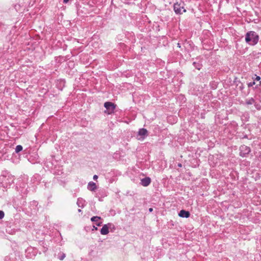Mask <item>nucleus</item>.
Listing matches in <instances>:
<instances>
[{
  "label": "nucleus",
  "mask_w": 261,
  "mask_h": 261,
  "mask_svg": "<svg viewBox=\"0 0 261 261\" xmlns=\"http://www.w3.org/2000/svg\"><path fill=\"white\" fill-rule=\"evenodd\" d=\"M258 35L254 31H249L245 35L246 42L251 45L256 44L258 42Z\"/></svg>",
  "instance_id": "nucleus-1"
},
{
  "label": "nucleus",
  "mask_w": 261,
  "mask_h": 261,
  "mask_svg": "<svg viewBox=\"0 0 261 261\" xmlns=\"http://www.w3.org/2000/svg\"><path fill=\"white\" fill-rule=\"evenodd\" d=\"M240 155L242 157H245L248 154L250 151L251 149L249 147L245 145H241L240 147Z\"/></svg>",
  "instance_id": "nucleus-2"
},
{
  "label": "nucleus",
  "mask_w": 261,
  "mask_h": 261,
  "mask_svg": "<svg viewBox=\"0 0 261 261\" xmlns=\"http://www.w3.org/2000/svg\"><path fill=\"white\" fill-rule=\"evenodd\" d=\"M104 107L107 109V110L105 111V113H107L108 114L112 113L116 108V106L114 103L109 101L106 102L104 103Z\"/></svg>",
  "instance_id": "nucleus-3"
},
{
  "label": "nucleus",
  "mask_w": 261,
  "mask_h": 261,
  "mask_svg": "<svg viewBox=\"0 0 261 261\" xmlns=\"http://www.w3.org/2000/svg\"><path fill=\"white\" fill-rule=\"evenodd\" d=\"M173 9L175 13L176 14H181L182 13L181 12V10H183V12H185L186 11V9L184 8L183 5L181 6L180 4H178V3H175L173 6Z\"/></svg>",
  "instance_id": "nucleus-4"
},
{
  "label": "nucleus",
  "mask_w": 261,
  "mask_h": 261,
  "mask_svg": "<svg viewBox=\"0 0 261 261\" xmlns=\"http://www.w3.org/2000/svg\"><path fill=\"white\" fill-rule=\"evenodd\" d=\"M138 135L141 136L142 139H144L148 135V131L145 128H140L138 132Z\"/></svg>",
  "instance_id": "nucleus-5"
},
{
  "label": "nucleus",
  "mask_w": 261,
  "mask_h": 261,
  "mask_svg": "<svg viewBox=\"0 0 261 261\" xmlns=\"http://www.w3.org/2000/svg\"><path fill=\"white\" fill-rule=\"evenodd\" d=\"M151 182V179L149 177H145L141 180V184L144 187L148 186Z\"/></svg>",
  "instance_id": "nucleus-6"
},
{
  "label": "nucleus",
  "mask_w": 261,
  "mask_h": 261,
  "mask_svg": "<svg viewBox=\"0 0 261 261\" xmlns=\"http://www.w3.org/2000/svg\"><path fill=\"white\" fill-rule=\"evenodd\" d=\"M178 216L180 217L188 218L190 217V214L189 212L182 210L179 212Z\"/></svg>",
  "instance_id": "nucleus-7"
},
{
  "label": "nucleus",
  "mask_w": 261,
  "mask_h": 261,
  "mask_svg": "<svg viewBox=\"0 0 261 261\" xmlns=\"http://www.w3.org/2000/svg\"><path fill=\"white\" fill-rule=\"evenodd\" d=\"M109 232V228L107 224H105L100 229V233L102 235H106Z\"/></svg>",
  "instance_id": "nucleus-8"
},
{
  "label": "nucleus",
  "mask_w": 261,
  "mask_h": 261,
  "mask_svg": "<svg viewBox=\"0 0 261 261\" xmlns=\"http://www.w3.org/2000/svg\"><path fill=\"white\" fill-rule=\"evenodd\" d=\"M76 204L79 207L83 208L86 205V201L82 198H79Z\"/></svg>",
  "instance_id": "nucleus-9"
},
{
  "label": "nucleus",
  "mask_w": 261,
  "mask_h": 261,
  "mask_svg": "<svg viewBox=\"0 0 261 261\" xmlns=\"http://www.w3.org/2000/svg\"><path fill=\"white\" fill-rule=\"evenodd\" d=\"M97 187L95 183L93 181H90L88 183V189L91 191H94L96 189Z\"/></svg>",
  "instance_id": "nucleus-10"
},
{
  "label": "nucleus",
  "mask_w": 261,
  "mask_h": 261,
  "mask_svg": "<svg viewBox=\"0 0 261 261\" xmlns=\"http://www.w3.org/2000/svg\"><path fill=\"white\" fill-rule=\"evenodd\" d=\"M107 224L108 225L109 229H110L111 231H113L114 230H115L116 227L113 224H112V223H107Z\"/></svg>",
  "instance_id": "nucleus-11"
},
{
  "label": "nucleus",
  "mask_w": 261,
  "mask_h": 261,
  "mask_svg": "<svg viewBox=\"0 0 261 261\" xmlns=\"http://www.w3.org/2000/svg\"><path fill=\"white\" fill-rule=\"evenodd\" d=\"M254 103H255V100L253 98H250L247 99L246 101V103L248 105H252Z\"/></svg>",
  "instance_id": "nucleus-12"
},
{
  "label": "nucleus",
  "mask_w": 261,
  "mask_h": 261,
  "mask_svg": "<svg viewBox=\"0 0 261 261\" xmlns=\"http://www.w3.org/2000/svg\"><path fill=\"white\" fill-rule=\"evenodd\" d=\"M101 218L100 217L98 216H93L91 218V221L92 222H98V220H100Z\"/></svg>",
  "instance_id": "nucleus-13"
},
{
  "label": "nucleus",
  "mask_w": 261,
  "mask_h": 261,
  "mask_svg": "<svg viewBox=\"0 0 261 261\" xmlns=\"http://www.w3.org/2000/svg\"><path fill=\"white\" fill-rule=\"evenodd\" d=\"M22 146L20 145H17L15 148L16 153H18L22 150Z\"/></svg>",
  "instance_id": "nucleus-14"
},
{
  "label": "nucleus",
  "mask_w": 261,
  "mask_h": 261,
  "mask_svg": "<svg viewBox=\"0 0 261 261\" xmlns=\"http://www.w3.org/2000/svg\"><path fill=\"white\" fill-rule=\"evenodd\" d=\"M193 65L194 66V67H195L196 69H198V70H200V69H201V65L200 64H199V63H196V62H193Z\"/></svg>",
  "instance_id": "nucleus-15"
},
{
  "label": "nucleus",
  "mask_w": 261,
  "mask_h": 261,
  "mask_svg": "<svg viewBox=\"0 0 261 261\" xmlns=\"http://www.w3.org/2000/svg\"><path fill=\"white\" fill-rule=\"evenodd\" d=\"M66 256V255L65 253H62V254H61L60 255H58V258L61 260H62L64 259V258Z\"/></svg>",
  "instance_id": "nucleus-16"
},
{
  "label": "nucleus",
  "mask_w": 261,
  "mask_h": 261,
  "mask_svg": "<svg viewBox=\"0 0 261 261\" xmlns=\"http://www.w3.org/2000/svg\"><path fill=\"white\" fill-rule=\"evenodd\" d=\"M254 106H255V108L257 110H261V106L259 104L255 102L254 103Z\"/></svg>",
  "instance_id": "nucleus-17"
},
{
  "label": "nucleus",
  "mask_w": 261,
  "mask_h": 261,
  "mask_svg": "<svg viewBox=\"0 0 261 261\" xmlns=\"http://www.w3.org/2000/svg\"><path fill=\"white\" fill-rule=\"evenodd\" d=\"M255 84V82L254 81H253V82L248 83L247 85H248V87H252Z\"/></svg>",
  "instance_id": "nucleus-18"
},
{
  "label": "nucleus",
  "mask_w": 261,
  "mask_h": 261,
  "mask_svg": "<svg viewBox=\"0 0 261 261\" xmlns=\"http://www.w3.org/2000/svg\"><path fill=\"white\" fill-rule=\"evenodd\" d=\"M5 216L4 212L3 211H0V219H2Z\"/></svg>",
  "instance_id": "nucleus-19"
},
{
  "label": "nucleus",
  "mask_w": 261,
  "mask_h": 261,
  "mask_svg": "<svg viewBox=\"0 0 261 261\" xmlns=\"http://www.w3.org/2000/svg\"><path fill=\"white\" fill-rule=\"evenodd\" d=\"M94 180H96L98 178V176L96 175H94L93 177Z\"/></svg>",
  "instance_id": "nucleus-20"
},
{
  "label": "nucleus",
  "mask_w": 261,
  "mask_h": 261,
  "mask_svg": "<svg viewBox=\"0 0 261 261\" xmlns=\"http://www.w3.org/2000/svg\"><path fill=\"white\" fill-rule=\"evenodd\" d=\"M101 224H102V222H97V223L96 224V225L97 226H101Z\"/></svg>",
  "instance_id": "nucleus-21"
},
{
  "label": "nucleus",
  "mask_w": 261,
  "mask_h": 261,
  "mask_svg": "<svg viewBox=\"0 0 261 261\" xmlns=\"http://www.w3.org/2000/svg\"><path fill=\"white\" fill-rule=\"evenodd\" d=\"M260 80V77L259 76H257L255 78V80L256 81H259Z\"/></svg>",
  "instance_id": "nucleus-22"
},
{
  "label": "nucleus",
  "mask_w": 261,
  "mask_h": 261,
  "mask_svg": "<svg viewBox=\"0 0 261 261\" xmlns=\"http://www.w3.org/2000/svg\"><path fill=\"white\" fill-rule=\"evenodd\" d=\"M93 228L92 230H97V227H96L95 226H93Z\"/></svg>",
  "instance_id": "nucleus-23"
},
{
  "label": "nucleus",
  "mask_w": 261,
  "mask_h": 261,
  "mask_svg": "<svg viewBox=\"0 0 261 261\" xmlns=\"http://www.w3.org/2000/svg\"><path fill=\"white\" fill-rule=\"evenodd\" d=\"M153 211V208H149V212H152Z\"/></svg>",
  "instance_id": "nucleus-24"
},
{
  "label": "nucleus",
  "mask_w": 261,
  "mask_h": 261,
  "mask_svg": "<svg viewBox=\"0 0 261 261\" xmlns=\"http://www.w3.org/2000/svg\"><path fill=\"white\" fill-rule=\"evenodd\" d=\"M68 1H69V0H63V3H67Z\"/></svg>",
  "instance_id": "nucleus-25"
},
{
  "label": "nucleus",
  "mask_w": 261,
  "mask_h": 261,
  "mask_svg": "<svg viewBox=\"0 0 261 261\" xmlns=\"http://www.w3.org/2000/svg\"><path fill=\"white\" fill-rule=\"evenodd\" d=\"M181 164L180 163L178 164V166L179 167H181Z\"/></svg>",
  "instance_id": "nucleus-26"
},
{
  "label": "nucleus",
  "mask_w": 261,
  "mask_h": 261,
  "mask_svg": "<svg viewBox=\"0 0 261 261\" xmlns=\"http://www.w3.org/2000/svg\"><path fill=\"white\" fill-rule=\"evenodd\" d=\"M177 46H178L179 47H180V44H179V43H178V44H177Z\"/></svg>",
  "instance_id": "nucleus-27"
},
{
  "label": "nucleus",
  "mask_w": 261,
  "mask_h": 261,
  "mask_svg": "<svg viewBox=\"0 0 261 261\" xmlns=\"http://www.w3.org/2000/svg\"><path fill=\"white\" fill-rule=\"evenodd\" d=\"M78 212H82V210H81V209H79V210H78Z\"/></svg>",
  "instance_id": "nucleus-28"
},
{
  "label": "nucleus",
  "mask_w": 261,
  "mask_h": 261,
  "mask_svg": "<svg viewBox=\"0 0 261 261\" xmlns=\"http://www.w3.org/2000/svg\"><path fill=\"white\" fill-rule=\"evenodd\" d=\"M9 258H9V257H8V256H7V257H6V260H7V259H9Z\"/></svg>",
  "instance_id": "nucleus-29"
},
{
  "label": "nucleus",
  "mask_w": 261,
  "mask_h": 261,
  "mask_svg": "<svg viewBox=\"0 0 261 261\" xmlns=\"http://www.w3.org/2000/svg\"><path fill=\"white\" fill-rule=\"evenodd\" d=\"M259 83H260V85H261V81H260V82H259Z\"/></svg>",
  "instance_id": "nucleus-30"
}]
</instances>
